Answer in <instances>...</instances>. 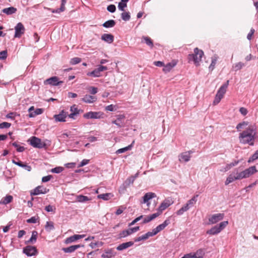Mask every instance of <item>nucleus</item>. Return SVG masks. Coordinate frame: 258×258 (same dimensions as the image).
I'll return each mask as SVG.
<instances>
[{"label": "nucleus", "mask_w": 258, "mask_h": 258, "mask_svg": "<svg viewBox=\"0 0 258 258\" xmlns=\"http://www.w3.org/2000/svg\"><path fill=\"white\" fill-rule=\"evenodd\" d=\"M255 166H251L243 171H239L238 168H235L233 172L227 177L225 184L228 185L235 181L246 178L257 172Z\"/></svg>", "instance_id": "nucleus-1"}, {"label": "nucleus", "mask_w": 258, "mask_h": 258, "mask_svg": "<svg viewBox=\"0 0 258 258\" xmlns=\"http://www.w3.org/2000/svg\"><path fill=\"white\" fill-rule=\"evenodd\" d=\"M256 127L255 125H249L247 128L240 133L239 140L242 144L254 145V141L256 136Z\"/></svg>", "instance_id": "nucleus-2"}, {"label": "nucleus", "mask_w": 258, "mask_h": 258, "mask_svg": "<svg viewBox=\"0 0 258 258\" xmlns=\"http://www.w3.org/2000/svg\"><path fill=\"white\" fill-rule=\"evenodd\" d=\"M203 55L204 52L197 47L194 49V53L189 54L188 58L189 61H194L195 64L198 66L199 65V62L201 60Z\"/></svg>", "instance_id": "nucleus-3"}, {"label": "nucleus", "mask_w": 258, "mask_h": 258, "mask_svg": "<svg viewBox=\"0 0 258 258\" xmlns=\"http://www.w3.org/2000/svg\"><path fill=\"white\" fill-rule=\"evenodd\" d=\"M228 224L227 221H223L220 224L214 226L210 229L207 231L206 233L209 235H216L219 233Z\"/></svg>", "instance_id": "nucleus-4"}, {"label": "nucleus", "mask_w": 258, "mask_h": 258, "mask_svg": "<svg viewBox=\"0 0 258 258\" xmlns=\"http://www.w3.org/2000/svg\"><path fill=\"white\" fill-rule=\"evenodd\" d=\"M174 203V201L171 198H168L164 200L160 204L157 209V213L160 215L162 212Z\"/></svg>", "instance_id": "nucleus-5"}, {"label": "nucleus", "mask_w": 258, "mask_h": 258, "mask_svg": "<svg viewBox=\"0 0 258 258\" xmlns=\"http://www.w3.org/2000/svg\"><path fill=\"white\" fill-rule=\"evenodd\" d=\"M104 113L101 111H89L84 114L83 117L86 119L103 118Z\"/></svg>", "instance_id": "nucleus-6"}, {"label": "nucleus", "mask_w": 258, "mask_h": 258, "mask_svg": "<svg viewBox=\"0 0 258 258\" xmlns=\"http://www.w3.org/2000/svg\"><path fill=\"white\" fill-rule=\"evenodd\" d=\"M30 144L35 148L39 149L45 147V144L41 142V139L36 137H31L29 140Z\"/></svg>", "instance_id": "nucleus-7"}, {"label": "nucleus", "mask_w": 258, "mask_h": 258, "mask_svg": "<svg viewBox=\"0 0 258 258\" xmlns=\"http://www.w3.org/2000/svg\"><path fill=\"white\" fill-rule=\"evenodd\" d=\"M15 38H20L22 34H23L25 32V29L24 25L22 23H18L15 27Z\"/></svg>", "instance_id": "nucleus-8"}, {"label": "nucleus", "mask_w": 258, "mask_h": 258, "mask_svg": "<svg viewBox=\"0 0 258 258\" xmlns=\"http://www.w3.org/2000/svg\"><path fill=\"white\" fill-rule=\"evenodd\" d=\"M116 119L112 121V123L115 124L118 127H122L124 126L125 123L124 120L125 115L124 114H118L116 115Z\"/></svg>", "instance_id": "nucleus-9"}, {"label": "nucleus", "mask_w": 258, "mask_h": 258, "mask_svg": "<svg viewBox=\"0 0 258 258\" xmlns=\"http://www.w3.org/2000/svg\"><path fill=\"white\" fill-rule=\"evenodd\" d=\"M224 217V214L223 213H218L212 215L209 218V224H216L219 221L222 220Z\"/></svg>", "instance_id": "nucleus-10"}, {"label": "nucleus", "mask_w": 258, "mask_h": 258, "mask_svg": "<svg viewBox=\"0 0 258 258\" xmlns=\"http://www.w3.org/2000/svg\"><path fill=\"white\" fill-rule=\"evenodd\" d=\"M70 111L71 113L68 114L69 117L75 119L76 117L80 113L83 112V110L78 109L76 105L71 107Z\"/></svg>", "instance_id": "nucleus-11"}, {"label": "nucleus", "mask_w": 258, "mask_h": 258, "mask_svg": "<svg viewBox=\"0 0 258 258\" xmlns=\"http://www.w3.org/2000/svg\"><path fill=\"white\" fill-rule=\"evenodd\" d=\"M49 191V189L42 186H38L31 191V196L38 195L40 194H45Z\"/></svg>", "instance_id": "nucleus-12"}, {"label": "nucleus", "mask_w": 258, "mask_h": 258, "mask_svg": "<svg viewBox=\"0 0 258 258\" xmlns=\"http://www.w3.org/2000/svg\"><path fill=\"white\" fill-rule=\"evenodd\" d=\"M23 252L27 256H31L36 255L37 252V249L35 246L28 245L24 248Z\"/></svg>", "instance_id": "nucleus-13"}, {"label": "nucleus", "mask_w": 258, "mask_h": 258, "mask_svg": "<svg viewBox=\"0 0 258 258\" xmlns=\"http://www.w3.org/2000/svg\"><path fill=\"white\" fill-rule=\"evenodd\" d=\"M45 84H48L51 86H59L63 83L62 81H59L58 78L56 77H52L46 80L44 82Z\"/></svg>", "instance_id": "nucleus-14"}, {"label": "nucleus", "mask_w": 258, "mask_h": 258, "mask_svg": "<svg viewBox=\"0 0 258 258\" xmlns=\"http://www.w3.org/2000/svg\"><path fill=\"white\" fill-rule=\"evenodd\" d=\"M170 223V221L169 219H166L164 221V222L158 225L156 227V228L153 229L152 230V232H153L154 235H156L158 232L163 230L167 225H168Z\"/></svg>", "instance_id": "nucleus-15"}, {"label": "nucleus", "mask_w": 258, "mask_h": 258, "mask_svg": "<svg viewBox=\"0 0 258 258\" xmlns=\"http://www.w3.org/2000/svg\"><path fill=\"white\" fill-rule=\"evenodd\" d=\"M192 153L191 151H187L181 153L178 157L180 162H188L191 158L190 154Z\"/></svg>", "instance_id": "nucleus-16"}, {"label": "nucleus", "mask_w": 258, "mask_h": 258, "mask_svg": "<svg viewBox=\"0 0 258 258\" xmlns=\"http://www.w3.org/2000/svg\"><path fill=\"white\" fill-rule=\"evenodd\" d=\"M67 116H68V112L62 110L58 114L54 115L53 117L56 121L64 122Z\"/></svg>", "instance_id": "nucleus-17"}, {"label": "nucleus", "mask_w": 258, "mask_h": 258, "mask_svg": "<svg viewBox=\"0 0 258 258\" xmlns=\"http://www.w3.org/2000/svg\"><path fill=\"white\" fill-rule=\"evenodd\" d=\"M156 197V195L154 192H147L143 197V203L144 204H147V206L149 207V205H150V203L149 202V201L154 198H155Z\"/></svg>", "instance_id": "nucleus-18"}, {"label": "nucleus", "mask_w": 258, "mask_h": 258, "mask_svg": "<svg viewBox=\"0 0 258 258\" xmlns=\"http://www.w3.org/2000/svg\"><path fill=\"white\" fill-rule=\"evenodd\" d=\"M84 237H85V235H77V234L74 235L72 236L68 237L65 240V243L69 244V243H72V242H75L81 238H83Z\"/></svg>", "instance_id": "nucleus-19"}, {"label": "nucleus", "mask_w": 258, "mask_h": 258, "mask_svg": "<svg viewBox=\"0 0 258 258\" xmlns=\"http://www.w3.org/2000/svg\"><path fill=\"white\" fill-rule=\"evenodd\" d=\"M81 247H84V245L81 244L74 245L70 246L68 247L63 248L62 250L66 253H71Z\"/></svg>", "instance_id": "nucleus-20"}, {"label": "nucleus", "mask_w": 258, "mask_h": 258, "mask_svg": "<svg viewBox=\"0 0 258 258\" xmlns=\"http://www.w3.org/2000/svg\"><path fill=\"white\" fill-rule=\"evenodd\" d=\"M81 100L86 103H92L97 100V98L94 96L86 95L81 99Z\"/></svg>", "instance_id": "nucleus-21"}, {"label": "nucleus", "mask_w": 258, "mask_h": 258, "mask_svg": "<svg viewBox=\"0 0 258 258\" xmlns=\"http://www.w3.org/2000/svg\"><path fill=\"white\" fill-rule=\"evenodd\" d=\"M134 244V243L133 241L122 243L117 246L116 249L119 251H121L133 246Z\"/></svg>", "instance_id": "nucleus-22"}, {"label": "nucleus", "mask_w": 258, "mask_h": 258, "mask_svg": "<svg viewBox=\"0 0 258 258\" xmlns=\"http://www.w3.org/2000/svg\"><path fill=\"white\" fill-rule=\"evenodd\" d=\"M116 254V252L112 249H108L103 253L101 256L103 258H111L114 257Z\"/></svg>", "instance_id": "nucleus-23"}, {"label": "nucleus", "mask_w": 258, "mask_h": 258, "mask_svg": "<svg viewBox=\"0 0 258 258\" xmlns=\"http://www.w3.org/2000/svg\"><path fill=\"white\" fill-rule=\"evenodd\" d=\"M101 39L108 43H111L114 40V36L111 34H103L101 36Z\"/></svg>", "instance_id": "nucleus-24"}, {"label": "nucleus", "mask_w": 258, "mask_h": 258, "mask_svg": "<svg viewBox=\"0 0 258 258\" xmlns=\"http://www.w3.org/2000/svg\"><path fill=\"white\" fill-rule=\"evenodd\" d=\"M176 64V62L175 61L168 63L166 66H164L163 69V72L165 73L169 72Z\"/></svg>", "instance_id": "nucleus-25"}, {"label": "nucleus", "mask_w": 258, "mask_h": 258, "mask_svg": "<svg viewBox=\"0 0 258 258\" xmlns=\"http://www.w3.org/2000/svg\"><path fill=\"white\" fill-rule=\"evenodd\" d=\"M3 13L8 15H12L15 14L17 12V9L13 7H11L7 8H5L2 10Z\"/></svg>", "instance_id": "nucleus-26"}, {"label": "nucleus", "mask_w": 258, "mask_h": 258, "mask_svg": "<svg viewBox=\"0 0 258 258\" xmlns=\"http://www.w3.org/2000/svg\"><path fill=\"white\" fill-rule=\"evenodd\" d=\"M113 197V195L111 193H106L100 194L97 196V198L102 199L104 201H107Z\"/></svg>", "instance_id": "nucleus-27"}, {"label": "nucleus", "mask_w": 258, "mask_h": 258, "mask_svg": "<svg viewBox=\"0 0 258 258\" xmlns=\"http://www.w3.org/2000/svg\"><path fill=\"white\" fill-rule=\"evenodd\" d=\"M158 216H159V215L157 213H154V214L145 218L143 221L142 223L145 224V223H148V222H150L151 221L155 219Z\"/></svg>", "instance_id": "nucleus-28"}, {"label": "nucleus", "mask_w": 258, "mask_h": 258, "mask_svg": "<svg viewBox=\"0 0 258 258\" xmlns=\"http://www.w3.org/2000/svg\"><path fill=\"white\" fill-rule=\"evenodd\" d=\"M190 208V207L186 203L185 205L182 206L179 210L177 211L176 214L179 216L181 215L184 213V212L188 211Z\"/></svg>", "instance_id": "nucleus-29"}, {"label": "nucleus", "mask_w": 258, "mask_h": 258, "mask_svg": "<svg viewBox=\"0 0 258 258\" xmlns=\"http://www.w3.org/2000/svg\"><path fill=\"white\" fill-rule=\"evenodd\" d=\"M87 75L88 76H92L94 77H99L101 76V73L100 72V71L98 69V68H97L92 72L87 73Z\"/></svg>", "instance_id": "nucleus-30"}, {"label": "nucleus", "mask_w": 258, "mask_h": 258, "mask_svg": "<svg viewBox=\"0 0 258 258\" xmlns=\"http://www.w3.org/2000/svg\"><path fill=\"white\" fill-rule=\"evenodd\" d=\"M134 143H135V141H134L132 142V143L131 145H128V146L117 150L116 151V153L117 154H121V153H124L127 151L131 150V149L132 148V147H133V145L134 144Z\"/></svg>", "instance_id": "nucleus-31"}, {"label": "nucleus", "mask_w": 258, "mask_h": 258, "mask_svg": "<svg viewBox=\"0 0 258 258\" xmlns=\"http://www.w3.org/2000/svg\"><path fill=\"white\" fill-rule=\"evenodd\" d=\"M13 162L16 165H17L18 166H19L20 167H22L24 168L25 170H27L28 171H30L31 170V167L30 166L28 165L27 164H25L23 163L22 162H21V161L16 162L14 160H13Z\"/></svg>", "instance_id": "nucleus-32"}, {"label": "nucleus", "mask_w": 258, "mask_h": 258, "mask_svg": "<svg viewBox=\"0 0 258 258\" xmlns=\"http://www.w3.org/2000/svg\"><path fill=\"white\" fill-rule=\"evenodd\" d=\"M13 200V197L10 195H8L4 198L2 199V200L0 202V204H8L12 202Z\"/></svg>", "instance_id": "nucleus-33"}, {"label": "nucleus", "mask_w": 258, "mask_h": 258, "mask_svg": "<svg viewBox=\"0 0 258 258\" xmlns=\"http://www.w3.org/2000/svg\"><path fill=\"white\" fill-rule=\"evenodd\" d=\"M198 195H195L191 199L188 200L186 203L188 206L190 207H192L196 203L197 201V198L198 197Z\"/></svg>", "instance_id": "nucleus-34"}, {"label": "nucleus", "mask_w": 258, "mask_h": 258, "mask_svg": "<svg viewBox=\"0 0 258 258\" xmlns=\"http://www.w3.org/2000/svg\"><path fill=\"white\" fill-rule=\"evenodd\" d=\"M115 22L113 20H110L104 23L102 26L105 28H111L115 26Z\"/></svg>", "instance_id": "nucleus-35"}, {"label": "nucleus", "mask_w": 258, "mask_h": 258, "mask_svg": "<svg viewBox=\"0 0 258 258\" xmlns=\"http://www.w3.org/2000/svg\"><path fill=\"white\" fill-rule=\"evenodd\" d=\"M45 230L48 232H50L51 230H53L54 229L53 222L52 221L46 222V225L45 226Z\"/></svg>", "instance_id": "nucleus-36"}, {"label": "nucleus", "mask_w": 258, "mask_h": 258, "mask_svg": "<svg viewBox=\"0 0 258 258\" xmlns=\"http://www.w3.org/2000/svg\"><path fill=\"white\" fill-rule=\"evenodd\" d=\"M77 201L80 203H84L85 202L91 200V199L87 196L83 195H79L77 197Z\"/></svg>", "instance_id": "nucleus-37"}, {"label": "nucleus", "mask_w": 258, "mask_h": 258, "mask_svg": "<svg viewBox=\"0 0 258 258\" xmlns=\"http://www.w3.org/2000/svg\"><path fill=\"white\" fill-rule=\"evenodd\" d=\"M37 232L36 231H33L32 233V235L31 238L27 241L28 243H34L36 242L37 236Z\"/></svg>", "instance_id": "nucleus-38"}, {"label": "nucleus", "mask_w": 258, "mask_h": 258, "mask_svg": "<svg viewBox=\"0 0 258 258\" xmlns=\"http://www.w3.org/2000/svg\"><path fill=\"white\" fill-rule=\"evenodd\" d=\"M131 234L128 229L127 230H123L118 234V238L121 239L124 238Z\"/></svg>", "instance_id": "nucleus-39"}, {"label": "nucleus", "mask_w": 258, "mask_h": 258, "mask_svg": "<svg viewBox=\"0 0 258 258\" xmlns=\"http://www.w3.org/2000/svg\"><path fill=\"white\" fill-rule=\"evenodd\" d=\"M244 63L241 62H239L233 66V70L235 72L241 69L243 67H244Z\"/></svg>", "instance_id": "nucleus-40"}, {"label": "nucleus", "mask_w": 258, "mask_h": 258, "mask_svg": "<svg viewBox=\"0 0 258 258\" xmlns=\"http://www.w3.org/2000/svg\"><path fill=\"white\" fill-rule=\"evenodd\" d=\"M226 90L224 89V88H222L221 87L219 88V90L218 91L216 96L220 97L221 98H222L224 95L226 93Z\"/></svg>", "instance_id": "nucleus-41"}, {"label": "nucleus", "mask_w": 258, "mask_h": 258, "mask_svg": "<svg viewBox=\"0 0 258 258\" xmlns=\"http://www.w3.org/2000/svg\"><path fill=\"white\" fill-rule=\"evenodd\" d=\"M43 109L42 108H37L35 110V114H29V117H34L37 115L41 114L43 113Z\"/></svg>", "instance_id": "nucleus-42"}, {"label": "nucleus", "mask_w": 258, "mask_h": 258, "mask_svg": "<svg viewBox=\"0 0 258 258\" xmlns=\"http://www.w3.org/2000/svg\"><path fill=\"white\" fill-rule=\"evenodd\" d=\"M121 15L122 19L125 21H128L131 18L129 12H123Z\"/></svg>", "instance_id": "nucleus-43"}, {"label": "nucleus", "mask_w": 258, "mask_h": 258, "mask_svg": "<svg viewBox=\"0 0 258 258\" xmlns=\"http://www.w3.org/2000/svg\"><path fill=\"white\" fill-rule=\"evenodd\" d=\"M258 159V150L249 158L248 162L250 163Z\"/></svg>", "instance_id": "nucleus-44"}, {"label": "nucleus", "mask_w": 258, "mask_h": 258, "mask_svg": "<svg viewBox=\"0 0 258 258\" xmlns=\"http://www.w3.org/2000/svg\"><path fill=\"white\" fill-rule=\"evenodd\" d=\"M143 38L145 40V43L151 47H153V43L151 39L148 37H143Z\"/></svg>", "instance_id": "nucleus-45"}, {"label": "nucleus", "mask_w": 258, "mask_h": 258, "mask_svg": "<svg viewBox=\"0 0 258 258\" xmlns=\"http://www.w3.org/2000/svg\"><path fill=\"white\" fill-rule=\"evenodd\" d=\"M217 60V58L216 56L212 58V62L209 68L210 70L212 71L214 69Z\"/></svg>", "instance_id": "nucleus-46"}, {"label": "nucleus", "mask_w": 258, "mask_h": 258, "mask_svg": "<svg viewBox=\"0 0 258 258\" xmlns=\"http://www.w3.org/2000/svg\"><path fill=\"white\" fill-rule=\"evenodd\" d=\"M153 236H154V234L153 232L152 231H151V232H148L146 233L145 234L142 235L141 236H142V238L144 240H146L150 237H151Z\"/></svg>", "instance_id": "nucleus-47"}, {"label": "nucleus", "mask_w": 258, "mask_h": 258, "mask_svg": "<svg viewBox=\"0 0 258 258\" xmlns=\"http://www.w3.org/2000/svg\"><path fill=\"white\" fill-rule=\"evenodd\" d=\"M55 209L56 208L55 206H51L50 205L46 206L45 208V210L48 212H54Z\"/></svg>", "instance_id": "nucleus-48"}, {"label": "nucleus", "mask_w": 258, "mask_h": 258, "mask_svg": "<svg viewBox=\"0 0 258 258\" xmlns=\"http://www.w3.org/2000/svg\"><path fill=\"white\" fill-rule=\"evenodd\" d=\"M81 61V59L79 57H74L71 59L70 63L72 64L75 65L80 63Z\"/></svg>", "instance_id": "nucleus-49"}, {"label": "nucleus", "mask_w": 258, "mask_h": 258, "mask_svg": "<svg viewBox=\"0 0 258 258\" xmlns=\"http://www.w3.org/2000/svg\"><path fill=\"white\" fill-rule=\"evenodd\" d=\"M127 7V4L122 2L119 3L118 5V8L121 11H124V8Z\"/></svg>", "instance_id": "nucleus-50"}, {"label": "nucleus", "mask_w": 258, "mask_h": 258, "mask_svg": "<svg viewBox=\"0 0 258 258\" xmlns=\"http://www.w3.org/2000/svg\"><path fill=\"white\" fill-rule=\"evenodd\" d=\"M135 179V177H131L126 179L125 181V184L127 186H129L130 184H133Z\"/></svg>", "instance_id": "nucleus-51"}, {"label": "nucleus", "mask_w": 258, "mask_h": 258, "mask_svg": "<svg viewBox=\"0 0 258 258\" xmlns=\"http://www.w3.org/2000/svg\"><path fill=\"white\" fill-rule=\"evenodd\" d=\"M63 168L61 167H57L52 168L51 170V171L52 173H59L63 170Z\"/></svg>", "instance_id": "nucleus-52"}, {"label": "nucleus", "mask_w": 258, "mask_h": 258, "mask_svg": "<svg viewBox=\"0 0 258 258\" xmlns=\"http://www.w3.org/2000/svg\"><path fill=\"white\" fill-rule=\"evenodd\" d=\"M11 125L10 123L7 122H3L0 123V128H8Z\"/></svg>", "instance_id": "nucleus-53"}, {"label": "nucleus", "mask_w": 258, "mask_h": 258, "mask_svg": "<svg viewBox=\"0 0 258 258\" xmlns=\"http://www.w3.org/2000/svg\"><path fill=\"white\" fill-rule=\"evenodd\" d=\"M107 10L110 13H114L116 10V7L114 5H110L107 7Z\"/></svg>", "instance_id": "nucleus-54"}, {"label": "nucleus", "mask_w": 258, "mask_h": 258, "mask_svg": "<svg viewBox=\"0 0 258 258\" xmlns=\"http://www.w3.org/2000/svg\"><path fill=\"white\" fill-rule=\"evenodd\" d=\"M88 90H89V92L91 94H93V95L96 94L98 92L97 88L95 87H89Z\"/></svg>", "instance_id": "nucleus-55"}, {"label": "nucleus", "mask_w": 258, "mask_h": 258, "mask_svg": "<svg viewBox=\"0 0 258 258\" xmlns=\"http://www.w3.org/2000/svg\"><path fill=\"white\" fill-rule=\"evenodd\" d=\"M7 57V50H4L0 52V59H5Z\"/></svg>", "instance_id": "nucleus-56"}, {"label": "nucleus", "mask_w": 258, "mask_h": 258, "mask_svg": "<svg viewBox=\"0 0 258 258\" xmlns=\"http://www.w3.org/2000/svg\"><path fill=\"white\" fill-rule=\"evenodd\" d=\"M248 123L246 121H243L242 122H240L238 123L236 126V128L237 130L242 128L243 126L247 125Z\"/></svg>", "instance_id": "nucleus-57"}, {"label": "nucleus", "mask_w": 258, "mask_h": 258, "mask_svg": "<svg viewBox=\"0 0 258 258\" xmlns=\"http://www.w3.org/2000/svg\"><path fill=\"white\" fill-rule=\"evenodd\" d=\"M89 160H88V159H83L81 162L80 163V164L78 165V167L79 168V167H83L87 164H88L89 163Z\"/></svg>", "instance_id": "nucleus-58"}, {"label": "nucleus", "mask_w": 258, "mask_h": 258, "mask_svg": "<svg viewBox=\"0 0 258 258\" xmlns=\"http://www.w3.org/2000/svg\"><path fill=\"white\" fill-rule=\"evenodd\" d=\"M143 216L141 215V216L136 218L131 223L129 224V226H130L134 225L136 223H137V222L140 221L143 218Z\"/></svg>", "instance_id": "nucleus-59"}, {"label": "nucleus", "mask_w": 258, "mask_h": 258, "mask_svg": "<svg viewBox=\"0 0 258 258\" xmlns=\"http://www.w3.org/2000/svg\"><path fill=\"white\" fill-rule=\"evenodd\" d=\"M52 178V175H49L46 176H44L42 178V181L43 182H46L49 181Z\"/></svg>", "instance_id": "nucleus-60"}, {"label": "nucleus", "mask_w": 258, "mask_h": 258, "mask_svg": "<svg viewBox=\"0 0 258 258\" xmlns=\"http://www.w3.org/2000/svg\"><path fill=\"white\" fill-rule=\"evenodd\" d=\"M128 229H129V230L130 231L131 234H132V233L136 232L137 231H138L140 229V227L139 226H137V227H133V228H129Z\"/></svg>", "instance_id": "nucleus-61"}, {"label": "nucleus", "mask_w": 258, "mask_h": 258, "mask_svg": "<svg viewBox=\"0 0 258 258\" xmlns=\"http://www.w3.org/2000/svg\"><path fill=\"white\" fill-rule=\"evenodd\" d=\"M114 107L115 106L114 105L111 104L106 106L105 110L109 111H113L114 110Z\"/></svg>", "instance_id": "nucleus-62"}, {"label": "nucleus", "mask_w": 258, "mask_h": 258, "mask_svg": "<svg viewBox=\"0 0 258 258\" xmlns=\"http://www.w3.org/2000/svg\"><path fill=\"white\" fill-rule=\"evenodd\" d=\"M27 222L29 223H36L37 222V219L35 217H32L31 218L28 219Z\"/></svg>", "instance_id": "nucleus-63"}, {"label": "nucleus", "mask_w": 258, "mask_h": 258, "mask_svg": "<svg viewBox=\"0 0 258 258\" xmlns=\"http://www.w3.org/2000/svg\"><path fill=\"white\" fill-rule=\"evenodd\" d=\"M188 255L190 256V258H203L202 255H198L196 253L194 254L188 253Z\"/></svg>", "instance_id": "nucleus-64"}]
</instances>
